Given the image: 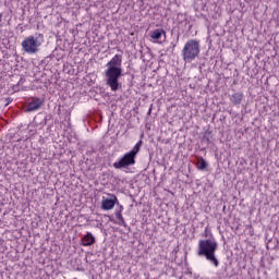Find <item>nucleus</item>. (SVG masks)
<instances>
[{"label": "nucleus", "mask_w": 279, "mask_h": 279, "mask_svg": "<svg viewBox=\"0 0 279 279\" xmlns=\"http://www.w3.org/2000/svg\"><path fill=\"white\" fill-rule=\"evenodd\" d=\"M122 62L123 59L121 54H116L107 63V70L105 71L106 84L113 93H117V90L121 88L119 78L123 75V69L121 68Z\"/></svg>", "instance_id": "obj_1"}, {"label": "nucleus", "mask_w": 279, "mask_h": 279, "mask_svg": "<svg viewBox=\"0 0 279 279\" xmlns=\"http://www.w3.org/2000/svg\"><path fill=\"white\" fill-rule=\"evenodd\" d=\"M219 248V244L215 239L201 240L198 242L197 256H204L206 260L213 263L214 267H219V259L215 253Z\"/></svg>", "instance_id": "obj_2"}, {"label": "nucleus", "mask_w": 279, "mask_h": 279, "mask_svg": "<svg viewBox=\"0 0 279 279\" xmlns=\"http://www.w3.org/2000/svg\"><path fill=\"white\" fill-rule=\"evenodd\" d=\"M43 43H45V36L43 34H35L28 37H25L22 41V51L24 53H28V56H34L40 51V47H43Z\"/></svg>", "instance_id": "obj_3"}, {"label": "nucleus", "mask_w": 279, "mask_h": 279, "mask_svg": "<svg viewBox=\"0 0 279 279\" xmlns=\"http://www.w3.org/2000/svg\"><path fill=\"white\" fill-rule=\"evenodd\" d=\"M183 62L191 64L196 58H199V43L197 39H189L181 50Z\"/></svg>", "instance_id": "obj_4"}, {"label": "nucleus", "mask_w": 279, "mask_h": 279, "mask_svg": "<svg viewBox=\"0 0 279 279\" xmlns=\"http://www.w3.org/2000/svg\"><path fill=\"white\" fill-rule=\"evenodd\" d=\"M136 165V156H134L131 151L125 153L122 158L113 163L114 169H128V167H132Z\"/></svg>", "instance_id": "obj_5"}, {"label": "nucleus", "mask_w": 279, "mask_h": 279, "mask_svg": "<svg viewBox=\"0 0 279 279\" xmlns=\"http://www.w3.org/2000/svg\"><path fill=\"white\" fill-rule=\"evenodd\" d=\"M119 202V198H117L116 195H112V198H106L104 197L101 201V209L102 210H112L114 208V205Z\"/></svg>", "instance_id": "obj_6"}, {"label": "nucleus", "mask_w": 279, "mask_h": 279, "mask_svg": "<svg viewBox=\"0 0 279 279\" xmlns=\"http://www.w3.org/2000/svg\"><path fill=\"white\" fill-rule=\"evenodd\" d=\"M43 104H44V100L40 98L33 99L27 106V112H34L38 110L40 106H43Z\"/></svg>", "instance_id": "obj_7"}, {"label": "nucleus", "mask_w": 279, "mask_h": 279, "mask_svg": "<svg viewBox=\"0 0 279 279\" xmlns=\"http://www.w3.org/2000/svg\"><path fill=\"white\" fill-rule=\"evenodd\" d=\"M82 245L84 247H88L90 245H95V238L93 236V233L87 232L83 238H82Z\"/></svg>", "instance_id": "obj_8"}, {"label": "nucleus", "mask_w": 279, "mask_h": 279, "mask_svg": "<svg viewBox=\"0 0 279 279\" xmlns=\"http://www.w3.org/2000/svg\"><path fill=\"white\" fill-rule=\"evenodd\" d=\"M230 101L233 104V106H239L241 101H243V92H234L230 96Z\"/></svg>", "instance_id": "obj_9"}, {"label": "nucleus", "mask_w": 279, "mask_h": 279, "mask_svg": "<svg viewBox=\"0 0 279 279\" xmlns=\"http://www.w3.org/2000/svg\"><path fill=\"white\" fill-rule=\"evenodd\" d=\"M162 35L167 36V32L162 28H157L150 34V38L153 40H160V38H162Z\"/></svg>", "instance_id": "obj_10"}, {"label": "nucleus", "mask_w": 279, "mask_h": 279, "mask_svg": "<svg viewBox=\"0 0 279 279\" xmlns=\"http://www.w3.org/2000/svg\"><path fill=\"white\" fill-rule=\"evenodd\" d=\"M142 145L143 141H138L130 153L136 157L138 151H141Z\"/></svg>", "instance_id": "obj_11"}, {"label": "nucleus", "mask_w": 279, "mask_h": 279, "mask_svg": "<svg viewBox=\"0 0 279 279\" xmlns=\"http://www.w3.org/2000/svg\"><path fill=\"white\" fill-rule=\"evenodd\" d=\"M121 213H123V206H120V209L116 213V217L121 222V226H125V219L123 218V215Z\"/></svg>", "instance_id": "obj_12"}, {"label": "nucleus", "mask_w": 279, "mask_h": 279, "mask_svg": "<svg viewBox=\"0 0 279 279\" xmlns=\"http://www.w3.org/2000/svg\"><path fill=\"white\" fill-rule=\"evenodd\" d=\"M196 167L199 171H204L206 167H208V163L204 158H201L199 161L196 163Z\"/></svg>", "instance_id": "obj_13"}, {"label": "nucleus", "mask_w": 279, "mask_h": 279, "mask_svg": "<svg viewBox=\"0 0 279 279\" xmlns=\"http://www.w3.org/2000/svg\"><path fill=\"white\" fill-rule=\"evenodd\" d=\"M2 19H3V15L0 13V23H1Z\"/></svg>", "instance_id": "obj_14"}]
</instances>
